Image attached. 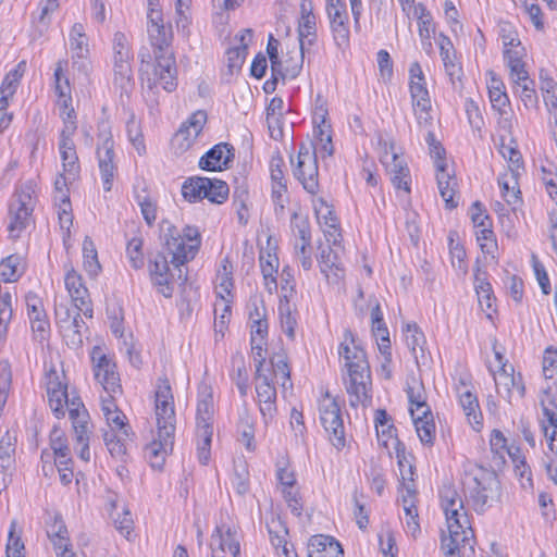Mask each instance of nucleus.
I'll use <instances>...</instances> for the list:
<instances>
[{
    "label": "nucleus",
    "instance_id": "nucleus-1",
    "mask_svg": "<svg viewBox=\"0 0 557 557\" xmlns=\"http://www.w3.org/2000/svg\"><path fill=\"white\" fill-rule=\"evenodd\" d=\"M157 437L145 447V457L153 469H162L166 456L173 450L175 412L169 380L159 377L156 389Z\"/></svg>",
    "mask_w": 557,
    "mask_h": 557
},
{
    "label": "nucleus",
    "instance_id": "nucleus-2",
    "mask_svg": "<svg viewBox=\"0 0 557 557\" xmlns=\"http://www.w3.org/2000/svg\"><path fill=\"white\" fill-rule=\"evenodd\" d=\"M338 354L345 359V366L348 369L349 379L346 383V391L349 396V405L351 407L366 406L371 403L370 367L366 351L356 344L355 335L348 329L344 332V341L339 344Z\"/></svg>",
    "mask_w": 557,
    "mask_h": 557
},
{
    "label": "nucleus",
    "instance_id": "nucleus-3",
    "mask_svg": "<svg viewBox=\"0 0 557 557\" xmlns=\"http://www.w3.org/2000/svg\"><path fill=\"white\" fill-rule=\"evenodd\" d=\"M147 34L153 48L154 70H172L175 67V58L171 48L173 40L172 25L164 22L161 10L151 9L147 11Z\"/></svg>",
    "mask_w": 557,
    "mask_h": 557
},
{
    "label": "nucleus",
    "instance_id": "nucleus-4",
    "mask_svg": "<svg viewBox=\"0 0 557 557\" xmlns=\"http://www.w3.org/2000/svg\"><path fill=\"white\" fill-rule=\"evenodd\" d=\"M469 499L475 512L483 513L500 496V483L494 470L475 467L467 483Z\"/></svg>",
    "mask_w": 557,
    "mask_h": 557
},
{
    "label": "nucleus",
    "instance_id": "nucleus-5",
    "mask_svg": "<svg viewBox=\"0 0 557 557\" xmlns=\"http://www.w3.org/2000/svg\"><path fill=\"white\" fill-rule=\"evenodd\" d=\"M445 513L448 536H442L441 547L446 557H460L461 550L469 544V549L473 552L470 540L473 537L467 511L463 509H450Z\"/></svg>",
    "mask_w": 557,
    "mask_h": 557
},
{
    "label": "nucleus",
    "instance_id": "nucleus-6",
    "mask_svg": "<svg viewBox=\"0 0 557 557\" xmlns=\"http://www.w3.org/2000/svg\"><path fill=\"white\" fill-rule=\"evenodd\" d=\"M36 206L35 189L30 182L21 185L12 196L9 205L8 226L10 236L18 238L33 222V212Z\"/></svg>",
    "mask_w": 557,
    "mask_h": 557
},
{
    "label": "nucleus",
    "instance_id": "nucleus-7",
    "mask_svg": "<svg viewBox=\"0 0 557 557\" xmlns=\"http://www.w3.org/2000/svg\"><path fill=\"white\" fill-rule=\"evenodd\" d=\"M200 245V234L194 226H185L183 234L171 236L166 240V249L172 255L171 262L178 270V280L182 284L187 281V275H183L181 267L194 259Z\"/></svg>",
    "mask_w": 557,
    "mask_h": 557
},
{
    "label": "nucleus",
    "instance_id": "nucleus-8",
    "mask_svg": "<svg viewBox=\"0 0 557 557\" xmlns=\"http://www.w3.org/2000/svg\"><path fill=\"white\" fill-rule=\"evenodd\" d=\"M320 421L329 434L331 443L341 449L345 446V432L337 400L325 392L319 404Z\"/></svg>",
    "mask_w": 557,
    "mask_h": 557
},
{
    "label": "nucleus",
    "instance_id": "nucleus-9",
    "mask_svg": "<svg viewBox=\"0 0 557 557\" xmlns=\"http://www.w3.org/2000/svg\"><path fill=\"white\" fill-rule=\"evenodd\" d=\"M293 174L307 193L311 195L319 193V166L315 149L311 151L305 144L299 147Z\"/></svg>",
    "mask_w": 557,
    "mask_h": 557
},
{
    "label": "nucleus",
    "instance_id": "nucleus-10",
    "mask_svg": "<svg viewBox=\"0 0 557 557\" xmlns=\"http://www.w3.org/2000/svg\"><path fill=\"white\" fill-rule=\"evenodd\" d=\"M91 361L94 364V375L97 382L103 387L107 394L115 395L121 393L119 373L115 371V363L107 356L103 350L96 346L91 351Z\"/></svg>",
    "mask_w": 557,
    "mask_h": 557
},
{
    "label": "nucleus",
    "instance_id": "nucleus-11",
    "mask_svg": "<svg viewBox=\"0 0 557 557\" xmlns=\"http://www.w3.org/2000/svg\"><path fill=\"white\" fill-rule=\"evenodd\" d=\"M207 119L205 110H197L181 125L172 139V145L176 151L183 153L195 144L207 123Z\"/></svg>",
    "mask_w": 557,
    "mask_h": 557
},
{
    "label": "nucleus",
    "instance_id": "nucleus-12",
    "mask_svg": "<svg viewBox=\"0 0 557 557\" xmlns=\"http://www.w3.org/2000/svg\"><path fill=\"white\" fill-rule=\"evenodd\" d=\"M326 13L336 46L339 48L348 46L350 32L345 1L326 0Z\"/></svg>",
    "mask_w": 557,
    "mask_h": 557
},
{
    "label": "nucleus",
    "instance_id": "nucleus-13",
    "mask_svg": "<svg viewBox=\"0 0 557 557\" xmlns=\"http://www.w3.org/2000/svg\"><path fill=\"white\" fill-rule=\"evenodd\" d=\"M71 66L73 70H85L89 65V45L85 27L75 23L69 33Z\"/></svg>",
    "mask_w": 557,
    "mask_h": 557
},
{
    "label": "nucleus",
    "instance_id": "nucleus-14",
    "mask_svg": "<svg viewBox=\"0 0 557 557\" xmlns=\"http://www.w3.org/2000/svg\"><path fill=\"white\" fill-rule=\"evenodd\" d=\"M382 163L391 176V182L396 189H403L410 193L411 175L407 162L394 151L393 145L391 151L385 150L381 157Z\"/></svg>",
    "mask_w": 557,
    "mask_h": 557
},
{
    "label": "nucleus",
    "instance_id": "nucleus-15",
    "mask_svg": "<svg viewBox=\"0 0 557 557\" xmlns=\"http://www.w3.org/2000/svg\"><path fill=\"white\" fill-rule=\"evenodd\" d=\"M409 88L418 122L420 124L422 122L426 123L430 120L431 100L423 72H414L411 75Z\"/></svg>",
    "mask_w": 557,
    "mask_h": 557
},
{
    "label": "nucleus",
    "instance_id": "nucleus-16",
    "mask_svg": "<svg viewBox=\"0 0 557 557\" xmlns=\"http://www.w3.org/2000/svg\"><path fill=\"white\" fill-rule=\"evenodd\" d=\"M234 157L235 149L231 144L219 143L200 158L198 164L205 171H223L231 168Z\"/></svg>",
    "mask_w": 557,
    "mask_h": 557
},
{
    "label": "nucleus",
    "instance_id": "nucleus-17",
    "mask_svg": "<svg viewBox=\"0 0 557 557\" xmlns=\"http://www.w3.org/2000/svg\"><path fill=\"white\" fill-rule=\"evenodd\" d=\"M176 72H141L140 81L144 94L157 102L160 89L172 92L177 87Z\"/></svg>",
    "mask_w": 557,
    "mask_h": 557
},
{
    "label": "nucleus",
    "instance_id": "nucleus-18",
    "mask_svg": "<svg viewBox=\"0 0 557 557\" xmlns=\"http://www.w3.org/2000/svg\"><path fill=\"white\" fill-rule=\"evenodd\" d=\"M64 283L75 309L82 311L86 318H92L91 300L82 276L71 269L65 274Z\"/></svg>",
    "mask_w": 557,
    "mask_h": 557
},
{
    "label": "nucleus",
    "instance_id": "nucleus-19",
    "mask_svg": "<svg viewBox=\"0 0 557 557\" xmlns=\"http://www.w3.org/2000/svg\"><path fill=\"white\" fill-rule=\"evenodd\" d=\"M148 270L150 280L157 290L166 298L172 297L173 274L170 272L166 257L163 253H157L154 259L149 261Z\"/></svg>",
    "mask_w": 557,
    "mask_h": 557
},
{
    "label": "nucleus",
    "instance_id": "nucleus-20",
    "mask_svg": "<svg viewBox=\"0 0 557 557\" xmlns=\"http://www.w3.org/2000/svg\"><path fill=\"white\" fill-rule=\"evenodd\" d=\"M255 33L251 28L240 29L234 36V46L225 52V62L228 70H242L248 55V47L252 44Z\"/></svg>",
    "mask_w": 557,
    "mask_h": 557
},
{
    "label": "nucleus",
    "instance_id": "nucleus-21",
    "mask_svg": "<svg viewBox=\"0 0 557 557\" xmlns=\"http://www.w3.org/2000/svg\"><path fill=\"white\" fill-rule=\"evenodd\" d=\"M16 437L9 431L0 438V486L7 488L15 466Z\"/></svg>",
    "mask_w": 557,
    "mask_h": 557
},
{
    "label": "nucleus",
    "instance_id": "nucleus-22",
    "mask_svg": "<svg viewBox=\"0 0 557 557\" xmlns=\"http://www.w3.org/2000/svg\"><path fill=\"white\" fill-rule=\"evenodd\" d=\"M113 147V140L111 138H107L97 151L99 170L104 191H110L112 189L113 180L117 171V168L114 163Z\"/></svg>",
    "mask_w": 557,
    "mask_h": 557
},
{
    "label": "nucleus",
    "instance_id": "nucleus-23",
    "mask_svg": "<svg viewBox=\"0 0 557 557\" xmlns=\"http://www.w3.org/2000/svg\"><path fill=\"white\" fill-rule=\"evenodd\" d=\"M133 437L134 433L132 430H126L125 432L106 430L103 432V441L110 455L121 461H126Z\"/></svg>",
    "mask_w": 557,
    "mask_h": 557
},
{
    "label": "nucleus",
    "instance_id": "nucleus-24",
    "mask_svg": "<svg viewBox=\"0 0 557 557\" xmlns=\"http://www.w3.org/2000/svg\"><path fill=\"white\" fill-rule=\"evenodd\" d=\"M259 381L256 385L257 397L260 406V412L263 417L272 418L276 412V389L264 373L256 374Z\"/></svg>",
    "mask_w": 557,
    "mask_h": 557
},
{
    "label": "nucleus",
    "instance_id": "nucleus-25",
    "mask_svg": "<svg viewBox=\"0 0 557 557\" xmlns=\"http://www.w3.org/2000/svg\"><path fill=\"white\" fill-rule=\"evenodd\" d=\"M21 78L22 72H9L0 86V132L5 129L12 121V115L3 111L9 104V99L15 94Z\"/></svg>",
    "mask_w": 557,
    "mask_h": 557
},
{
    "label": "nucleus",
    "instance_id": "nucleus-26",
    "mask_svg": "<svg viewBox=\"0 0 557 557\" xmlns=\"http://www.w3.org/2000/svg\"><path fill=\"white\" fill-rule=\"evenodd\" d=\"M436 181L440 194L445 201L447 209L451 210L458 206V202L454 200L456 191L457 180L447 171V164L443 161H436Z\"/></svg>",
    "mask_w": 557,
    "mask_h": 557
},
{
    "label": "nucleus",
    "instance_id": "nucleus-27",
    "mask_svg": "<svg viewBox=\"0 0 557 557\" xmlns=\"http://www.w3.org/2000/svg\"><path fill=\"white\" fill-rule=\"evenodd\" d=\"M212 557H219L218 552L231 553L233 557H238L240 553L239 542L236 537V531L227 528L223 532L222 527H216L211 536Z\"/></svg>",
    "mask_w": 557,
    "mask_h": 557
},
{
    "label": "nucleus",
    "instance_id": "nucleus-28",
    "mask_svg": "<svg viewBox=\"0 0 557 557\" xmlns=\"http://www.w3.org/2000/svg\"><path fill=\"white\" fill-rule=\"evenodd\" d=\"M495 386L498 395L504 399L510 401L513 394L521 398L524 395V386L521 382V376L518 379L506 370V364H503L500 371L494 375Z\"/></svg>",
    "mask_w": 557,
    "mask_h": 557
},
{
    "label": "nucleus",
    "instance_id": "nucleus-29",
    "mask_svg": "<svg viewBox=\"0 0 557 557\" xmlns=\"http://www.w3.org/2000/svg\"><path fill=\"white\" fill-rule=\"evenodd\" d=\"M133 57L131 36L123 32H115L112 38V59L114 66L120 70L129 69Z\"/></svg>",
    "mask_w": 557,
    "mask_h": 557
},
{
    "label": "nucleus",
    "instance_id": "nucleus-30",
    "mask_svg": "<svg viewBox=\"0 0 557 557\" xmlns=\"http://www.w3.org/2000/svg\"><path fill=\"white\" fill-rule=\"evenodd\" d=\"M318 261L321 272L327 280L338 282L344 277V269L337 261V255L330 246L322 248Z\"/></svg>",
    "mask_w": 557,
    "mask_h": 557
},
{
    "label": "nucleus",
    "instance_id": "nucleus-31",
    "mask_svg": "<svg viewBox=\"0 0 557 557\" xmlns=\"http://www.w3.org/2000/svg\"><path fill=\"white\" fill-rule=\"evenodd\" d=\"M307 44L294 40L292 44L285 42L281 59L285 70H302L305 65Z\"/></svg>",
    "mask_w": 557,
    "mask_h": 557
},
{
    "label": "nucleus",
    "instance_id": "nucleus-32",
    "mask_svg": "<svg viewBox=\"0 0 557 557\" xmlns=\"http://www.w3.org/2000/svg\"><path fill=\"white\" fill-rule=\"evenodd\" d=\"M548 389H550V386L544 389L545 397L541 398L543 413L548 423L547 425L543 424V431L547 442L550 441V438H557V405L550 397Z\"/></svg>",
    "mask_w": 557,
    "mask_h": 557
},
{
    "label": "nucleus",
    "instance_id": "nucleus-33",
    "mask_svg": "<svg viewBox=\"0 0 557 557\" xmlns=\"http://www.w3.org/2000/svg\"><path fill=\"white\" fill-rule=\"evenodd\" d=\"M278 317L282 331L287 335L289 339H294L295 330L297 326V311L295 308H293L286 294L280 298Z\"/></svg>",
    "mask_w": 557,
    "mask_h": 557
},
{
    "label": "nucleus",
    "instance_id": "nucleus-34",
    "mask_svg": "<svg viewBox=\"0 0 557 557\" xmlns=\"http://www.w3.org/2000/svg\"><path fill=\"white\" fill-rule=\"evenodd\" d=\"M485 272H481L480 269L475 273V290L478 294L479 304L483 310L486 311V317L492 318V313L496 310L493 307V290L491 284L485 278Z\"/></svg>",
    "mask_w": 557,
    "mask_h": 557
},
{
    "label": "nucleus",
    "instance_id": "nucleus-35",
    "mask_svg": "<svg viewBox=\"0 0 557 557\" xmlns=\"http://www.w3.org/2000/svg\"><path fill=\"white\" fill-rule=\"evenodd\" d=\"M512 82L517 84V91L525 104H534L537 101L536 84L529 77V72H510Z\"/></svg>",
    "mask_w": 557,
    "mask_h": 557
},
{
    "label": "nucleus",
    "instance_id": "nucleus-36",
    "mask_svg": "<svg viewBox=\"0 0 557 557\" xmlns=\"http://www.w3.org/2000/svg\"><path fill=\"white\" fill-rule=\"evenodd\" d=\"M211 184L208 177H189L182 186V195L185 200L196 202L206 198V187Z\"/></svg>",
    "mask_w": 557,
    "mask_h": 557
},
{
    "label": "nucleus",
    "instance_id": "nucleus-37",
    "mask_svg": "<svg viewBox=\"0 0 557 557\" xmlns=\"http://www.w3.org/2000/svg\"><path fill=\"white\" fill-rule=\"evenodd\" d=\"M24 270V260L20 255H11L0 262V277L8 283L16 282Z\"/></svg>",
    "mask_w": 557,
    "mask_h": 557
},
{
    "label": "nucleus",
    "instance_id": "nucleus-38",
    "mask_svg": "<svg viewBox=\"0 0 557 557\" xmlns=\"http://www.w3.org/2000/svg\"><path fill=\"white\" fill-rule=\"evenodd\" d=\"M406 393L410 404L409 412L411 417H414L419 410H422L423 414L430 413L431 409L426 404L425 391L421 383L414 382V385H408Z\"/></svg>",
    "mask_w": 557,
    "mask_h": 557
},
{
    "label": "nucleus",
    "instance_id": "nucleus-39",
    "mask_svg": "<svg viewBox=\"0 0 557 557\" xmlns=\"http://www.w3.org/2000/svg\"><path fill=\"white\" fill-rule=\"evenodd\" d=\"M416 432L424 445H432L435 436V424L432 411L422 416L411 417Z\"/></svg>",
    "mask_w": 557,
    "mask_h": 557
},
{
    "label": "nucleus",
    "instance_id": "nucleus-40",
    "mask_svg": "<svg viewBox=\"0 0 557 557\" xmlns=\"http://www.w3.org/2000/svg\"><path fill=\"white\" fill-rule=\"evenodd\" d=\"M218 285H216V296L220 299L227 300L232 299V289H233V277H232V265L227 258H225L221 263V269L218 272Z\"/></svg>",
    "mask_w": 557,
    "mask_h": 557
},
{
    "label": "nucleus",
    "instance_id": "nucleus-41",
    "mask_svg": "<svg viewBox=\"0 0 557 557\" xmlns=\"http://www.w3.org/2000/svg\"><path fill=\"white\" fill-rule=\"evenodd\" d=\"M491 73V79L487 82V89L492 107L499 112L508 104V97L504 91V84L500 78L496 77L495 72Z\"/></svg>",
    "mask_w": 557,
    "mask_h": 557
},
{
    "label": "nucleus",
    "instance_id": "nucleus-42",
    "mask_svg": "<svg viewBox=\"0 0 557 557\" xmlns=\"http://www.w3.org/2000/svg\"><path fill=\"white\" fill-rule=\"evenodd\" d=\"M47 535L50 539L54 549H61L62 546L70 545L71 541L64 521L55 516L53 522L47 529Z\"/></svg>",
    "mask_w": 557,
    "mask_h": 557
},
{
    "label": "nucleus",
    "instance_id": "nucleus-43",
    "mask_svg": "<svg viewBox=\"0 0 557 557\" xmlns=\"http://www.w3.org/2000/svg\"><path fill=\"white\" fill-rule=\"evenodd\" d=\"M459 401L469 423L473 426H481L482 413L476 397L470 392H465L460 395Z\"/></svg>",
    "mask_w": 557,
    "mask_h": 557
},
{
    "label": "nucleus",
    "instance_id": "nucleus-44",
    "mask_svg": "<svg viewBox=\"0 0 557 557\" xmlns=\"http://www.w3.org/2000/svg\"><path fill=\"white\" fill-rule=\"evenodd\" d=\"M135 200L140 208L146 223L151 226L157 219V202L149 196L146 188L135 191Z\"/></svg>",
    "mask_w": 557,
    "mask_h": 557
},
{
    "label": "nucleus",
    "instance_id": "nucleus-45",
    "mask_svg": "<svg viewBox=\"0 0 557 557\" xmlns=\"http://www.w3.org/2000/svg\"><path fill=\"white\" fill-rule=\"evenodd\" d=\"M405 332H406V334H405L406 344H407L408 348L410 349L412 356L418 361V359H419L418 351H417L418 348L421 351V357L424 356V354H423V345L425 344L424 334L420 331V329L418 327V325L416 323L406 324Z\"/></svg>",
    "mask_w": 557,
    "mask_h": 557
},
{
    "label": "nucleus",
    "instance_id": "nucleus-46",
    "mask_svg": "<svg viewBox=\"0 0 557 557\" xmlns=\"http://www.w3.org/2000/svg\"><path fill=\"white\" fill-rule=\"evenodd\" d=\"M214 414L213 397L211 393L202 394L198 400L196 422L197 426L212 425Z\"/></svg>",
    "mask_w": 557,
    "mask_h": 557
},
{
    "label": "nucleus",
    "instance_id": "nucleus-47",
    "mask_svg": "<svg viewBox=\"0 0 557 557\" xmlns=\"http://www.w3.org/2000/svg\"><path fill=\"white\" fill-rule=\"evenodd\" d=\"M298 40L312 46L317 40V17L315 15L300 17L298 24Z\"/></svg>",
    "mask_w": 557,
    "mask_h": 557
},
{
    "label": "nucleus",
    "instance_id": "nucleus-48",
    "mask_svg": "<svg viewBox=\"0 0 557 557\" xmlns=\"http://www.w3.org/2000/svg\"><path fill=\"white\" fill-rule=\"evenodd\" d=\"M84 269L90 276H96L101 267L98 261L97 250L91 239L85 238L83 244Z\"/></svg>",
    "mask_w": 557,
    "mask_h": 557
},
{
    "label": "nucleus",
    "instance_id": "nucleus-49",
    "mask_svg": "<svg viewBox=\"0 0 557 557\" xmlns=\"http://www.w3.org/2000/svg\"><path fill=\"white\" fill-rule=\"evenodd\" d=\"M491 453L495 466L505 463V451L507 450V440L499 430H493L491 435Z\"/></svg>",
    "mask_w": 557,
    "mask_h": 557
},
{
    "label": "nucleus",
    "instance_id": "nucleus-50",
    "mask_svg": "<svg viewBox=\"0 0 557 557\" xmlns=\"http://www.w3.org/2000/svg\"><path fill=\"white\" fill-rule=\"evenodd\" d=\"M396 457L403 486L413 484L414 468L406 457L405 446L400 442L396 446Z\"/></svg>",
    "mask_w": 557,
    "mask_h": 557
},
{
    "label": "nucleus",
    "instance_id": "nucleus-51",
    "mask_svg": "<svg viewBox=\"0 0 557 557\" xmlns=\"http://www.w3.org/2000/svg\"><path fill=\"white\" fill-rule=\"evenodd\" d=\"M211 184L206 187V199L212 203H223L230 194L228 185L221 180L210 178Z\"/></svg>",
    "mask_w": 557,
    "mask_h": 557
},
{
    "label": "nucleus",
    "instance_id": "nucleus-52",
    "mask_svg": "<svg viewBox=\"0 0 557 557\" xmlns=\"http://www.w3.org/2000/svg\"><path fill=\"white\" fill-rule=\"evenodd\" d=\"M435 32H436V28H435V24L433 23V18L432 20L426 18V21L418 22V34H419V38L421 41V47L428 54H430L433 51L432 40L433 39L436 40V38H437V37H435Z\"/></svg>",
    "mask_w": 557,
    "mask_h": 557
},
{
    "label": "nucleus",
    "instance_id": "nucleus-53",
    "mask_svg": "<svg viewBox=\"0 0 557 557\" xmlns=\"http://www.w3.org/2000/svg\"><path fill=\"white\" fill-rule=\"evenodd\" d=\"M126 256L132 268L135 270H139L144 267L145 258L143 252V239L140 237H133L128 240Z\"/></svg>",
    "mask_w": 557,
    "mask_h": 557
},
{
    "label": "nucleus",
    "instance_id": "nucleus-54",
    "mask_svg": "<svg viewBox=\"0 0 557 557\" xmlns=\"http://www.w3.org/2000/svg\"><path fill=\"white\" fill-rule=\"evenodd\" d=\"M126 132L128 140L132 143L138 154L146 152V146L144 144V135L140 128V124L135 120V115L132 114L126 124Z\"/></svg>",
    "mask_w": 557,
    "mask_h": 557
},
{
    "label": "nucleus",
    "instance_id": "nucleus-55",
    "mask_svg": "<svg viewBox=\"0 0 557 557\" xmlns=\"http://www.w3.org/2000/svg\"><path fill=\"white\" fill-rule=\"evenodd\" d=\"M436 44L440 48V54L444 66L446 69L455 67L457 57L450 38L441 33L436 38Z\"/></svg>",
    "mask_w": 557,
    "mask_h": 557
},
{
    "label": "nucleus",
    "instance_id": "nucleus-56",
    "mask_svg": "<svg viewBox=\"0 0 557 557\" xmlns=\"http://www.w3.org/2000/svg\"><path fill=\"white\" fill-rule=\"evenodd\" d=\"M59 8V0H41L38 3L36 12L33 13V22L44 27L50 22V14Z\"/></svg>",
    "mask_w": 557,
    "mask_h": 557
},
{
    "label": "nucleus",
    "instance_id": "nucleus-57",
    "mask_svg": "<svg viewBox=\"0 0 557 557\" xmlns=\"http://www.w3.org/2000/svg\"><path fill=\"white\" fill-rule=\"evenodd\" d=\"M372 333L377 341L380 351L385 356L386 360H391V342L389 333L384 321L381 323H372Z\"/></svg>",
    "mask_w": 557,
    "mask_h": 557
},
{
    "label": "nucleus",
    "instance_id": "nucleus-58",
    "mask_svg": "<svg viewBox=\"0 0 557 557\" xmlns=\"http://www.w3.org/2000/svg\"><path fill=\"white\" fill-rule=\"evenodd\" d=\"M440 497L444 512L455 508L463 509V500L453 486H444L440 492Z\"/></svg>",
    "mask_w": 557,
    "mask_h": 557
},
{
    "label": "nucleus",
    "instance_id": "nucleus-59",
    "mask_svg": "<svg viewBox=\"0 0 557 557\" xmlns=\"http://www.w3.org/2000/svg\"><path fill=\"white\" fill-rule=\"evenodd\" d=\"M330 128L331 125L322 126L321 124L314 128V135L320 144L319 152L321 158L331 157L334 153Z\"/></svg>",
    "mask_w": 557,
    "mask_h": 557
},
{
    "label": "nucleus",
    "instance_id": "nucleus-60",
    "mask_svg": "<svg viewBox=\"0 0 557 557\" xmlns=\"http://www.w3.org/2000/svg\"><path fill=\"white\" fill-rule=\"evenodd\" d=\"M524 57L525 49L521 46V44L504 49V59L509 70H523L525 66L523 61Z\"/></svg>",
    "mask_w": 557,
    "mask_h": 557
},
{
    "label": "nucleus",
    "instance_id": "nucleus-61",
    "mask_svg": "<svg viewBox=\"0 0 557 557\" xmlns=\"http://www.w3.org/2000/svg\"><path fill=\"white\" fill-rule=\"evenodd\" d=\"M542 364L544 377L557 381V350L552 346L545 349Z\"/></svg>",
    "mask_w": 557,
    "mask_h": 557
},
{
    "label": "nucleus",
    "instance_id": "nucleus-62",
    "mask_svg": "<svg viewBox=\"0 0 557 557\" xmlns=\"http://www.w3.org/2000/svg\"><path fill=\"white\" fill-rule=\"evenodd\" d=\"M50 408L57 418L64 416V404H67V391H47Z\"/></svg>",
    "mask_w": 557,
    "mask_h": 557
},
{
    "label": "nucleus",
    "instance_id": "nucleus-63",
    "mask_svg": "<svg viewBox=\"0 0 557 557\" xmlns=\"http://www.w3.org/2000/svg\"><path fill=\"white\" fill-rule=\"evenodd\" d=\"M63 339L69 348L78 349L83 346L84 334L81 330L71 326L67 323L60 325Z\"/></svg>",
    "mask_w": 557,
    "mask_h": 557
},
{
    "label": "nucleus",
    "instance_id": "nucleus-64",
    "mask_svg": "<svg viewBox=\"0 0 557 557\" xmlns=\"http://www.w3.org/2000/svg\"><path fill=\"white\" fill-rule=\"evenodd\" d=\"M50 445L53 450L52 454L55 458H65L69 460L70 448L66 444V440L63 437L62 433L54 429L50 435Z\"/></svg>",
    "mask_w": 557,
    "mask_h": 557
}]
</instances>
